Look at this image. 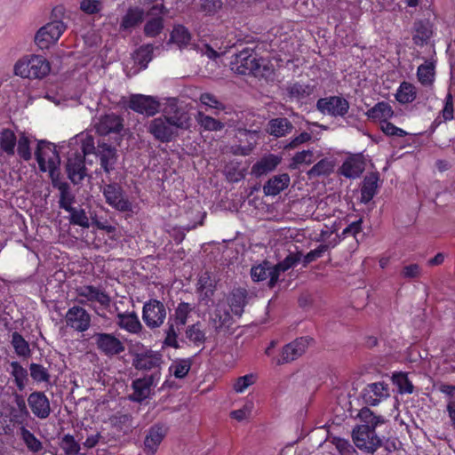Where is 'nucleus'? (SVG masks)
<instances>
[{
	"instance_id": "nucleus-1",
	"label": "nucleus",
	"mask_w": 455,
	"mask_h": 455,
	"mask_svg": "<svg viewBox=\"0 0 455 455\" xmlns=\"http://www.w3.org/2000/svg\"><path fill=\"white\" fill-rule=\"evenodd\" d=\"M230 68L239 75H251L255 77L268 78L273 74V68L268 65V61L258 58L254 50L249 47L234 55Z\"/></svg>"
},
{
	"instance_id": "nucleus-2",
	"label": "nucleus",
	"mask_w": 455,
	"mask_h": 455,
	"mask_svg": "<svg viewBox=\"0 0 455 455\" xmlns=\"http://www.w3.org/2000/svg\"><path fill=\"white\" fill-rule=\"evenodd\" d=\"M81 143L84 154H93L100 158V166L107 174L115 170L118 159L116 147L106 142L104 138L99 139L95 143L94 138L89 134L81 138Z\"/></svg>"
},
{
	"instance_id": "nucleus-3",
	"label": "nucleus",
	"mask_w": 455,
	"mask_h": 455,
	"mask_svg": "<svg viewBox=\"0 0 455 455\" xmlns=\"http://www.w3.org/2000/svg\"><path fill=\"white\" fill-rule=\"evenodd\" d=\"M106 203L115 210L126 212L132 210V204L117 182H109L101 187Z\"/></svg>"
},
{
	"instance_id": "nucleus-4",
	"label": "nucleus",
	"mask_w": 455,
	"mask_h": 455,
	"mask_svg": "<svg viewBox=\"0 0 455 455\" xmlns=\"http://www.w3.org/2000/svg\"><path fill=\"white\" fill-rule=\"evenodd\" d=\"M66 28L61 20H53L38 29L35 43L42 50L49 49L57 43Z\"/></svg>"
},
{
	"instance_id": "nucleus-5",
	"label": "nucleus",
	"mask_w": 455,
	"mask_h": 455,
	"mask_svg": "<svg viewBox=\"0 0 455 455\" xmlns=\"http://www.w3.org/2000/svg\"><path fill=\"white\" fill-rule=\"evenodd\" d=\"M157 380V372L134 379L132 383V393L128 395V400L133 403H142L155 394L154 387L156 386Z\"/></svg>"
},
{
	"instance_id": "nucleus-6",
	"label": "nucleus",
	"mask_w": 455,
	"mask_h": 455,
	"mask_svg": "<svg viewBox=\"0 0 455 455\" xmlns=\"http://www.w3.org/2000/svg\"><path fill=\"white\" fill-rule=\"evenodd\" d=\"M179 129L172 121L163 116L152 119L147 127L148 132L154 139L163 143L172 141L179 135Z\"/></svg>"
},
{
	"instance_id": "nucleus-7",
	"label": "nucleus",
	"mask_w": 455,
	"mask_h": 455,
	"mask_svg": "<svg viewBox=\"0 0 455 455\" xmlns=\"http://www.w3.org/2000/svg\"><path fill=\"white\" fill-rule=\"evenodd\" d=\"M166 307L160 300L151 299L144 303L142 319L149 329L161 327L166 319Z\"/></svg>"
},
{
	"instance_id": "nucleus-8",
	"label": "nucleus",
	"mask_w": 455,
	"mask_h": 455,
	"mask_svg": "<svg viewBox=\"0 0 455 455\" xmlns=\"http://www.w3.org/2000/svg\"><path fill=\"white\" fill-rule=\"evenodd\" d=\"M352 438L358 449L368 453H374L383 444L375 430H368L365 427H355L352 431Z\"/></svg>"
},
{
	"instance_id": "nucleus-9",
	"label": "nucleus",
	"mask_w": 455,
	"mask_h": 455,
	"mask_svg": "<svg viewBox=\"0 0 455 455\" xmlns=\"http://www.w3.org/2000/svg\"><path fill=\"white\" fill-rule=\"evenodd\" d=\"M160 102L156 97L144 94H132L129 98L128 108L148 117L154 116L160 111Z\"/></svg>"
},
{
	"instance_id": "nucleus-10",
	"label": "nucleus",
	"mask_w": 455,
	"mask_h": 455,
	"mask_svg": "<svg viewBox=\"0 0 455 455\" xmlns=\"http://www.w3.org/2000/svg\"><path fill=\"white\" fill-rule=\"evenodd\" d=\"M97 349L106 356L112 357L125 350L123 342L112 333L96 332L92 336Z\"/></svg>"
},
{
	"instance_id": "nucleus-11",
	"label": "nucleus",
	"mask_w": 455,
	"mask_h": 455,
	"mask_svg": "<svg viewBox=\"0 0 455 455\" xmlns=\"http://www.w3.org/2000/svg\"><path fill=\"white\" fill-rule=\"evenodd\" d=\"M316 108L323 115L344 117L348 113L349 102L341 96H329L319 99Z\"/></svg>"
},
{
	"instance_id": "nucleus-12",
	"label": "nucleus",
	"mask_w": 455,
	"mask_h": 455,
	"mask_svg": "<svg viewBox=\"0 0 455 455\" xmlns=\"http://www.w3.org/2000/svg\"><path fill=\"white\" fill-rule=\"evenodd\" d=\"M35 156L41 171L45 172L47 168L52 169L60 164V156L53 143L46 140H40L35 151Z\"/></svg>"
},
{
	"instance_id": "nucleus-13",
	"label": "nucleus",
	"mask_w": 455,
	"mask_h": 455,
	"mask_svg": "<svg viewBox=\"0 0 455 455\" xmlns=\"http://www.w3.org/2000/svg\"><path fill=\"white\" fill-rule=\"evenodd\" d=\"M65 322L66 325L74 331L84 332L91 326L92 316L83 307L74 305L67 311L65 315Z\"/></svg>"
},
{
	"instance_id": "nucleus-14",
	"label": "nucleus",
	"mask_w": 455,
	"mask_h": 455,
	"mask_svg": "<svg viewBox=\"0 0 455 455\" xmlns=\"http://www.w3.org/2000/svg\"><path fill=\"white\" fill-rule=\"evenodd\" d=\"M96 132L102 138L109 134L119 135L124 130V118L115 113L100 116L93 124Z\"/></svg>"
},
{
	"instance_id": "nucleus-15",
	"label": "nucleus",
	"mask_w": 455,
	"mask_h": 455,
	"mask_svg": "<svg viewBox=\"0 0 455 455\" xmlns=\"http://www.w3.org/2000/svg\"><path fill=\"white\" fill-rule=\"evenodd\" d=\"M89 154H84V151L82 149V152H72L68 154L67 164H66V172L68 173V179L74 184H79L86 176V168H85V156Z\"/></svg>"
},
{
	"instance_id": "nucleus-16",
	"label": "nucleus",
	"mask_w": 455,
	"mask_h": 455,
	"mask_svg": "<svg viewBox=\"0 0 455 455\" xmlns=\"http://www.w3.org/2000/svg\"><path fill=\"white\" fill-rule=\"evenodd\" d=\"M163 116L172 122L176 127L181 130H187L190 126V117L188 112L178 106L176 98L168 99L166 107L163 109Z\"/></svg>"
},
{
	"instance_id": "nucleus-17",
	"label": "nucleus",
	"mask_w": 455,
	"mask_h": 455,
	"mask_svg": "<svg viewBox=\"0 0 455 455\" xmlns=\"http://www.w3.org/2000/svg\"><path fill=\"white\" fill-rule=\"evenodd\" d=\"M310 340H312L311 338L300 337L285 345L282 349L281 356L277 359L276 363L281 365L294 361L301 356L306 352Z\"/></svg>"
},
{
	"instance_id": "nucleus-18",
	"label": "nucleus",
	"mask_w": 455,
	"mask_h": 455,
	"mask_svg": "<svg viewBox=\"0 0 455 455\" xmlns=\"http://www.w3.org/2000/svg\"><path fill=\"white\" fill-rule=\"evenodd\" d=\"M163 356L159 352L147 349L140 353H135L132 358V366L139 371H151L160 368Z\"/></svg>"
},
{
	"instance_id": "nucleus-19",
	"label": "nucleus",
	"mask_w": 455,
	"mask_h": 455,
	"mask_svg": "<svg viewBox=\"0 0 455 455\" xmlns=\"http://www.w3.org/2000/svg\"><path fill=\"white\" fill-rule=\"evenodd\" d=\"M167 432L168 427L164 423L158 422L151 426L144 441L146 453L149 455L155 454Z\"/></svg>"
},
{
	"instance_id": "nucleus-20",
	"label": "nucleus",
	"mask_w": 455,
	"mask_h": 455,
	"mask_svg": "<svg viewBox=\"0 0 455 455\" xmlns=\"http://www.w3.org/2000/svg\"><path fill=\"white\" fill-rule=\"evenodd\" d=\"M28 403L32 413L40 419H47L51 412L48 397L42 391H34L28 397Z\"/></svg>"
},
{
	"instance_id": "nucleus-21",
	"label": "nucleus",
	"mask_w": 455,
	"mask_h": 455,
	"mask_svg": "<svg viewBox=\"0 0 455 455\" xmlns=\"http://www.w3.org/2000/svg\"><path fill=\"white\" fill-rule=\"evenodd\" d=\"M388 396V385L384 382L368 384L362 392V398L368 405H376Z\"/></svg>"
},
{
	"instance_id": "nucleus-22",
	"label": "nucleus",
	"mask_w": 455,
	"mask_h": 455,
	"mask_svg": "<svg viewBox=\"0 0 455 455\" xmlns=\"http://www.w3.org/2000/svg\"><path fill=\"white\" fill-rule=\"evenodd\" d=\"M77 296L85 298L88 301L98 302L104 307H108L111 303L110 296L102 290L93 285H84L76 289Z\"/></svg>"
},
{
	"instance_id": "nucleus-23",
	"label": "nucleus",
	"mask_w": 455,
	"mask_h": 455,
	"mask_svg": "<svg viewBox=\"0 0 455 455\" xmlns=\"http://www.w3.org/2000/svg\"><path fill=\"white\" fill-rule=\"evenodd\" d=\"M294 126L286 117H276L268 121L267 132L275 138L284 137L291 133Z\"/></svg>"
},
{
	"instance_id": "nucleus-24",
	"label": "nucleus",
	"mask_w": 455,
	"mask_h": 455,
	"mask_svg": "<svg viewBox=\"0 0 455 455\" xmlns=\"http://www.w3.org/2000/svg\"><path fill=\"white\" fill-rule=\"evenodd\" d=\"M379 175L378 172H371L367 174L361 188V202L368 204L377 194L378 182Z\"/></svg>"
},
{
	"instance_id": "nucleus-25",
	"label": "nucleus",
	"mask_w": 455,
	"mask_h": 455,
	"mask_svg": "<svg viewBox=\"0 0 455 455\" xmlns=\"http://www.w3.org/2000/svg\"><path fill=\"white\" fill-rule=\"evenodd\" d=\"M413 30L414 34L412 36V40L415 44L420 46L427 44L433 34L432 25L428 20L415 21L413 24Z\"/></svg>"
},
{
	"instance_id": "nucleus-26",
	"label": "nucleus",
	"mask_w": 455,
	"mask_h": 455,
	"mask_svg": "<svg viewBox=\"0 0 455 455\" xmlns=\"http://www.w3.org/2000/svg\"><path fill=\"white\" fill-rule=\"evenodd\" d=\"M52 187L60 191L59 206L65 211H70L75 202V195L68 182L60 180H52Z\"/></svg>"
},
{
	"instance_id": "nucleus-27",
	"label": "nucleus",
	"mask_w": 455,
	"mask_h": 455,
	"mask_svg": "<svg viewBox=\"0 0 455 455\" xmlns=\"http://www.w3.org/2000/svg\"><path fill=\"white\" fill-rule=\"evenodd\" d=\"M116 318V324L131 333H139L143 328L135 312L118 313Z\"/></svg>"
},
{
	"instance_id": "nucleus-28",
	"label": "nucleus",
	"mask_w": 455,
	"mask_h": 455,
	"mask_svg": "<svg viewBox=\"0 0 455 455\" xmlns=\"http://www.w3.org/2000/svg\"><path fill=\"white\" fill-rule=\"evenodd\" d=\"M290 183V177L287 173L275 175L269 179L263 187L266 196H276L284 190Z\"/></svg>"
},
{
	"instance_id": "nucleus-29",
	"label": "nucleus",
	"mask_w": 455,
	"mask_h": 455,
	"mask_svg": "<svg viewBox=\"0 0 455 455\" xmlns=\"http://www.w3.org/2000/svg\"><path fill=\"white\" fill-rule=\"evenodd\" d=\"M280 162L281 158L275 155H269L267 157H263L260 161H258L253 164L251 168V174L256 177L267 174V172L274 171Z\"/></svg>"
},
{
	"instance_id": "nucleus-30",
	"label": "nucleus",
	"mask_w": 455,
	"mask_h": 455,
	"mask_svg": "<svg viewBox=\"0 0 455 455\" xmlns=\"http://www.w3.org/2000/svg\"><path fill=\"white\" fill-rule=\"evenodd\" d=\"M248 291L244 288H235L232 291L229 298V306L232 312L237 315L242 316L243 307L247 303Z\"/></svg>"
},
{
	"instance_id": "nucleus-31",
	"label": "nucleus",
	"mask_w": 455,
	"mask_h": 455,
	"mask_svg": "<svg viewBox=\"0 0 455 455\" xmlns=\"http://www.w3.org/2000/svg\"><path fill=\"white\" fill-rule=\"evenodd\" d=\"M358 418L361 421L360 425H357L355 427H365L368 430H376L378 425L385 422V419L382 416H377L371 411L368 407H363L360 410L358 413Z\"/></svg>"
},
{
	"instance_id": "nucleus-32",
	"label": "nucleus",
	"mask_w": 455,
	"mask_h": 455,
	"mask_svg": "<svg viewBox=\"0 0 455 455\" xmlns=\"http://www.w3.org/2000/svg\"><path fill=\"white\" fill-rule=\"evenodd\" d=\"M217 332L228 330L233 324V317L226 307H217L212 319Z\"/></svg>"
},
{
	"instance_id": "nucleus-33",
	"label": "nucleus",
	"mask_w": 455,
	"mask_h": 455,
	"mask_svg": "<svg viewBox=\"0 0 455 455\" xmlns=\"http://www.w3.org/2000/svg\"><path fill=\"white\" fill-rule=\"evenodd\" d=\"M144 20V11L139 7L129 8L122 19L120 29L131 30L139 26Z\"/></svg>"
},
{
	"instance_id": "nucleus-34",
	"label": "nucleus",
	"mask_w": 455,
	"mask_h": 455,
	"mask_svg": "<svg viewBox=\"0 0 455 455\" xmlns=\"http://www.w3.org/2000/svg\"><path fill=\"white\" fill-rule=\"evenodd\" d=\"M30 79H40L49 74L50 63L42 56H33L30 60Z\"/></svg>"
},
{
	"instance_id": "nucleus-35",
	"label": "nucleus",
	"mask_w": 455,
	"mask_h": 455,
	"mask_svg": "<svg viewBox=\"0 0 455 455\" xmlns=\"http://www.w3.org/2000/svg\"><path fill=\"white\" fill-rule=\"evenodd\" d=\"M394 111L389 103L386 101L378 102L366 112L368 118L372 120L387 121L392 117Z\"/></svg>"
},
{
	"instance_id": "nucleus-36",
	"label": "nucleus",
	"mask_w": 455,
	"mask_h": 455,
	"mask_svg": "<svg viewBox=\"0 0 455 455\" xmlns=\"http://www.w3.org/2000/svg\"><path fill=\"white\" fill-rule=\"evenodd\" d=\"M195 119L196 123L205 131L218 132L221 131L225 127V124L222 122L210 116L205 115L202 111L197 112V114L195 116Z\"/></svg>"
},
{
	"instance_id": "nucleus-37",
	"label": "nucleus",
	"mask_w": 455,
	"mask_h": 455,
	"mask_svg": "<svg viewBox=\"0 0 455 455\" xmlns=\"http://www.w3.org/2000/svg\"><path fill=\"white\" fill-rule=\"evenodd\" d=\"M183 326L175 324L174 321L168 318L167 327L164 330L165 338L164 345L173 348H179L180 345L177 340L179 332Z\"/></svg>"
},
{
	"instance_id": "nucleus-38",
	"label": "nucleus",
	"mask_w": 455,
	"mask_h": 455,
	"mask_svg": "<svg viewBox=\"0 0 455 455\" xmlns=\"http://www.w3.org/2000/svg\"><path fill=\"white\" fill-rule=\"evenodd\" d=\"M416 95V87L408 82H403L395 93V99L398 102L406 104L412 102Z\"/></svg>"
},
{
	"instance_id": "nucleus-39",
	"label": "nucleus",
	"mask_w": 455,
	"mask_h": 455,
	"mask_svg": "<svg viewBox=\"0 0 455 455\" xmlns=\"http://www.w3.org/2000/svg\"><path fill=\"white\" fill-rule=\"evenodd\" d=\"M11 344L19 356L24 358L30 357L31 349L29 344L19 332H12Z\"/></svg>"
},
{
	"instance_id": "nucleus-40",
	"label": "nucleus",
	"mask_w": 455,
	"mask_h": 455,
	"mask_svg": "<svg viewBox=\"0 0 455 455\" xmlns=\"http://www.w3.org/2000/svg\"><path fill=\"white\" fill-rule=\"evenodd\" d=\"M364 168L363 163L350 159L343 163L340 168V173L349 179L358 178L363 172Z\"/></svg>"
},
{
	"instance_id": "nucleus-41",
	"label": "nucleus",
	"mask_w": 455,
	"mask_h": 455,
	"mask_svg": "<svg viewBox=\"0 0 455 455\" xmlns=\"http://www.w3.org/2000/svg\"><path fill=\"white\" fill-rule=\"evenodd\" d=\"M12 368L11 374L14 378V382L20 391H22L28 381V371L19 362L13 361L10 363Z\"/></svg>"
},
{
	"instance_id": "nucleus-42",
	"label": "nucleus",
	"mask_w": 455,
	"mask_h": 455,
	"mask_svg": "<svg viewBox=\"0 0 455 455\" xmlns=\"http://www.w3.org/2000/svg\"><path fill=\"white\" fill-rule=\"evenodd\" d=\"M419 81L423 85H431L435 78V63L433 61H425L417 70Z\"/></svg>"
},
{
	"instance_id": "nucleus-43",
	"label": "nucleus",
	"mask_w": 455,
	"mask_h": 455,
	"mask_svg": "<svg viewBox=\"0 0 455 455\" xmlns=\"http://www.w3.org/2000/svg\"><path fill=\"white\" fill-rule=\"evenodd\" d=\"M392 381L397 387L398 392L402 395L412 394L414 391V386L405 372L399 371L393 373Z\"/></svg>"
},
{
	"instance_id": "nucleus-44",
	"label": "nucleus",
	"mask_w": 455,
	"mask_h": 455,
	"mask_svg": "<svg viewBox=\"0 0 455 455\" xmlns=\"http://www.w3.org/2000/svg\"><path fill=\"white\" fill-rule=\"evenodd\" d=\"M201 323L197 322L194 324L188 325L186 329V337L195 346H202L205 340V333L201 330Z\"/></svg>"
},
{
	"instance_id": "nucleus-45",
	"label": "nucleus",
	"mask_w": 455,
	"mask_h": 455,
	"mask_svg": "<svg viewBox=\"0 0 455 455\" xmlns=\"http://www.w3.org/2000/svg\"><path fill=\"white\" fill-rule=\"evenodd\" d=\"M192 310L193 307L189 303L180 302L175 308L174 314L171 315L169 318L173 320L175 324L184 326Z\"/></svg>"
},
{
	"instance_id": "nucleus-46",
	"label": "nucleus",
	"mask_w": 455,
	"mask_h": 455,
	"mask_svg": "<svg viewBox=\"0 0 455 455\" xmlns=\"http://www.w3.org/2000/svg\"><path fill=\"white\" fill-rule=\"evenodd\" d=\"M16 136L10 129H4L0 133V147L8 155H14Z\"/></svg>"
},
{
	"instance_id": "nucleus-47",
	"label": "nucleus",
	"mask_w": 455,
	"mask_h": 455,
	"mask_svg": "<svg viewBox=\"0 0 455 455\" xmlns=\"http://www.w3.org/2000/svg\"><path fill=\"white\" fill-rule=\"evenodd\" d=\"M59 445L64 451L65 455H78L81 450L80 444L70 434L64 435Z\"/></svg>"
},
{
	"instance_id": "nucleus-48",
	"label": "nucleus",
	"mask_w": 455,
	"mask_h": 455,
	"mask_svg": "<svg viewBox=\"0 0 455 455\" xmlns=\"http://www.w3.org/2000/svg\"><path fill=\"white\" fill-rule=\"evenodd\" d=\"M270 262L268 260H263L261 263L252 266L251 268V277L253 282H261L266 280L267 277L270 278Z\"/></svg>"
},
{
	"instance_id": "nucleus-49",
	"label": "nucleus",
	"mask_w": 455,
	"mask_h": 455,
	"mask_svg": "<svg viewBox=\"0 0 455 455\" xmlns=\"http://www.w3.org/2000/svg\"><path fill=\"white\" fill-rule=\"evenodd\" d=\"M70 213L69 222L73 225L80 226L84 228H88L91 226L89 218L87 217L85 211L82 208L70 207V211H67Z\"/></svg>"
},
{
	"instance_id": "nucleus-50",
	"label": "nucleus",
	"mask_w": 455,
	"mask_h": 455,
	"mask_svg": "<svg viewBox=\"0 0 455 455\" xmlns=\"http://www.w3.org/2000/svg\"><path fill=\"white\" fill-rule=\"evenodd\" d=\"M20 436L27 448L32 452H38L43 449L42 443L35 436L33 433L22 427L20 428Z\"/></svg>"
},
{
	"instance_id": "nucleus-51",
	"label": "nucleus",
	"mask_w": 455,
	"mask_h": 455,
	"mask_svg": "<svg viewBox=\"0 0 455 455\" xmlns=\"http://www.w3.org/2000/svg\"><path fill=\"white\" fill-rule=\"evenodd\" d=\"M287 90L290 97L304 99L313 93L314 87L309 84H301L299 83H294L291 84L287 88Z\"/></svg>"
},
{
	"instance_id": "nucleus-52",
	"label": "nucleus",
	"mask_w": 455,
	"mask_h": 455,
	"mask_svg": "<svg viewBox=\"0 0 455 455\" xmlns=\"http://www.w3.org/2000/svg\"><path fill=\"white\" fill-rule=\"evenodd\" d=\"M153 47L147 44L140 47L134 53L133 59L141 68H147L148 62L152 60Z\"/></svg>"
},
{
	"instance_id": "nucleus-53",
	"label": "nucleus",
	"mask_w": 455,
	"mask_h": 455,
	"mask_svg": "<svg viewBox=\"0 0 455 455\" xmlns=\"http://www.w3.org/2000/svg\"><path fill=\"white\" fill-rule=\"evenodd\" d=\"M333 170V164L328 159H322L315 164L308 172L307 175L310 178L319 177L321 175H327Z\"/></svg>"
},
{
	"instance_id": "nucleus-54",
	"label": "nucleus",
	"mask_w": 455,
	"mask_h": 455,
	"mask_svg": "<svg viewBox=\"0 0 455 455\" xmlns=\"http://www.w3.org/2000/svg\"><path fill=\"white\" fill-rule=\"evenodd\" d=\"M30 376L36 382H45L49 383L51 375L48 370L42 364L32 363L29 365Z\"/></svg>"
},
{
	"instance_id": "nucleus-55",
	"label": "nucleus",
	"mask_w": 455,
	"mask_h": 455,
	"mask_svg": "<svg viewBox=\"0 0 455 455\" xmlns=\"http://www.w3.org/2000/svg\"><path fill=\"white\" fill-rule=\"evenodd\" d=\"M192 365V360L190 358L188 359H179L172 363L170 370L172 371L173 375L177 379H182L187 376Z\"/></svg>"
},
{
	"instance_id": "nucleus-56",
	"label": "nucleus",
	"mask_w": 455,
	"mask_h": 455,
	"mask_svg": "<svg viewBox=\"0 0 455 455\" xmlns=\"http://www.w3.org/2000/svg\"><path fill=\"white\" fill-rule=\"evenodd\" d=\"M164 28V20L162 17H155L148 20L144 26V33L147 36L155 37L158 36Z\"/></svg>"
},
{
	"instance_id": "nucleus-57",
	"label": "nucleus",
	"mask_w": 455,
	"mask_h": 455,
	"mask_svg": "<svg viewBox=\"0 0 455 455\" xmlns=\"http://www.w3.org/2000/svg\"><path fill=\"white\" fill-rule=\"evenodd\" d=\"M171 40L180 45L187 44L190 40V34L184 26L179 25L172 31Z\"/></svg>"
},
{
	"instance_id": "nucleus-58",
	"label": "nucleus",
	"mask_w": 455,
	"mask_h": 455,
	"mask_svg": "<svg viewBox=\"0 0 455 455\" xmlns=\"http://www.w3.org/2000/svg\"><path fill=\"white\" fill-rule=\"evenodd\" d=\"M200 102L211 108H214L217 110H224L226 106L220 102L215 95L210 92H204L200 95Z\"/></svg>"
},
{
	"instance_id": "nucleus-59",
	"label": "nucleus",
	"mask_w": 455,
	"mask_h": 455,
	"mask_svg": "<svg viewBox=\"0 0 455 455\" xmlns=\"http://www.w3.org/2000/svg\"><path fill=\"white\" fill-rule=\"evenodd\" d=\"M328 249V244H320L316 249L307 252L303 258V266L307 267L309 263L316 260L318 258H321Z\"/></svg>"
},
{
	"instance_id": "nucleus-60",
	"label": "nucleus",
	"mask_w": 455,
	"mask_h": 455,
	"mask_svg": "<svg viewBox=\"0 0 455 455\" xmlns=\"http://www.w3.org/2000/svg\"><path fill=\"white\" fill-rule=\"evenodd\" d=\"M17 151L19 156L25 161L31 159L32 155L29 147V140L26 136L22 135L19 139Z\"/></svg>"
},
{
	"instance_id": "nucleus-61",
	"label": "nucleus",
	"mask_w": 455,
	"mask_h": 455,
	"mask_svg": "<svg viewBox=\"0 0 455 455\" xmlns=\"http://www.w3.org/2000/svg\"><path fill=\"white\" fill-rule=\"evenodd\" d=\"M313 157V152L311 150H303L295 154L292 157V163L291 164V168H296L301 164H311Z\"/></svg>"
},
{
	"instance_id": "nucleus-62",
	"label": "nucleus",
	"mask_w": 455,
	"mask_h": 455,
	"mask_svg": "<svg viewBox=\"0 0 455 455\" xmlns=\"http://www.w3.org/2000/svg\"><path fill=\"white\" fill-rule=\"evenodd\" d=\"M381 130L387 136L403 137L407 134L405 131L396 127L395 124L388 122L387 120L381 122Z\"/></svg>"
},
{
	"instance_id": "nucleus-63",
	"label": "nucleus",
	"mask_w": 455,
	"mask_h": 455,
	"mask_svg": "<svg viewBox=\"0 0 455 455\" xmlns=\"http://www.w3.org/2000/svg\"><path fill=\"white\" fill-rule=\"evenodd\" d=\"M453 113V97L452 94L449 92L445 97V104L441 112L443 121L446 122L452 120L454 117Z\"/></svg>"
},
{
	"instance_id": "nucleus-64",
	"label": "nucleus",
	"mask_w": 455,
	"mask_h": 455,
	"mask_svg": "<svg viewBox=\"0 0 455 455\" xmlns=\"http://www.w3.org/2000/svg\"><path fill=\"white\" fill-rule=\"evenodd\" d=\"M101 4L98 0H83L80 9L87 14H95L100 11Z\"/></svg>"
}]
</instances>
